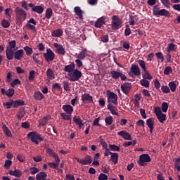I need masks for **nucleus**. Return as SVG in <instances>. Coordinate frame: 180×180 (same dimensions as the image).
<instances>
[{"label": "nucleus", "mask_w": 180, "mask_h": 180, "mask_svg": "<svg viewBox=\"0 0 180 180\" xmlns=\"http://www.w3.org/2000/svg\"><path fill=\"white\" fill-rule=\"evenodd\" d=\"M15 18L18 23H23L27 18V14L25 10L22 9L20 7H16L15 9Z\"/></svg>", "instance_id": "1"}, {"label": "nucleus", "mask_w": 180, "mask_h": 180, "mask_svg": "<svg viewBox=\"0 0 180 180\" xmlns=\"http://www.w3.org/2000/svg\"><path fill=\"white\" fill-rule=\"evenodd\" d=\"M27 139H30L32 143L34 144H39V141H43L44 138L43 135L36 132V131H31L29 132L27 135Z\"/></svg>", "instance_id": "2"}, {"label": "nucleus", "mask_w": 180, "mask_h": 180, "mask_svg": "<svg viewBox=\"0 0 180 180\" xmlns=\"http://www.w3.org/2000/svg\"><path fill=\"white\" fill-rule=\"evenodd\" d=\"M153 16H165V18H169L171 14L169 11L165 9H160V6L158 5L154 6L153 8Z\"/></svg>", "instance_id": "3"}, {"label": "nucleus", "mask_w": 180, "mask_h": 180, "mask_svg": "<svg viewBox=\"0 0 180 180\" xmlns=\"http://www.w3.org/2000/svg\"><path fill=\"white\" fill-rule=\"evenodd\" d=\"M69 81L71 82H75V81H79L82 77V72L78 69H75L71 73L68 75Z\"/></svg>", "instance_id": "4"}, {"label": "nucleus", "mask_w": 180, "mask_h": 180, "mask_svg": "<svg viewBox=\"0 0 180 180\" xmlns=\"http://www.w3.org/2000/svg\"><path fill=\"white\" fill-rule=\"evenodd\" d=\"M122 23L123 22L117 15H113L112 17V25L111 27L112 30H119L120 29V26H122Z\"/></svg>", "instance_id": "5"}, {"label": "nucleus", "mask_w": 180, "mask_h": 180, "mask_svg": "<svg viewBox=\"0 0 180 180\" xmlns=\"http://www.w3.org/2000/svg\"><path fill=\"white\" fill-rule=\"evenodd\" d=\"M8 46L6 47V56L8 57L12 56L13 54V49L14 50H18V47H16V41L12 40L10 42H8Z\"/></svg>", "instance_id": "6"}, {"label": "nucleus", "mask_w": 180, "mask_h": 180, "mask_svg": "<svg viewBox=\"0 0 180 180\" xmlns=\"http://www.w3.org/2000/svg\"><path fill=\"white\" fill-rule=\"evenodd\" d=\"M146 162H151V158L148 154H143L139 157V160L138 162L140 167H146Z\"/></svg>", "instance_id": "7"}, {"label": "nucleus", "mask_w": 180, "mask_h": 180, "mask_svg": "<svg viewBox=\"0 0 180 180\" xmlns=\"http://www.w3.org/2000/svg\"><path fill=\"white\" fill-rule=\"evenodd\" d=\"M75 160L82 165H89L92 164V157L89 155H86L84 159H79V158H75Z\"/></svg>", "instance_id": "8"}, {"label": "nucleus", "mask_w": 180, "mask_h": 180, "mask_svg": "<svg viewBox=\"0 0 180 180\" xmlns=\"http://www.w3.org/2000/svg\"><path fill=\"white\" fill-rule=\"evenodd\" d=\"M56 57V54L51 49H46V53H44V58L46 60V63H51L54 58Z\"/></svg>", "instance_id": "9"}, {"label": "nucleus", "mask_w": 180, "mask_h": 180, "mask_svg": "<svg viewBox=\"0 0 180 180\" xmlns=\"http://www.w3.org/2000/svg\"><path fill=\"white\" fill-rule=\"evenodd\" d=\"M23 54H25V51L23 49H20L17 51H13L12 56H6L7 60H13V58H15V60H20L22 57H23Z\"/></svg>", "instance_id": "10"}, {"label": "nucleus", "mask_w": 180, "mask_h": 180, "mask_svg": "<svg viewBox=\"0 0 180 180\" xmlns=\"http://www.w3.org/2000/svg\"><path fill=\"white\" fill-rule=\"evenodd\" d=\"M110 75L113 79H119V78H121L122 81H126L127 79V77L124 74H122V72L112 70L110 72Z\"/></svg>", "instance_id": "11"}, {"label": "nucleus", "mask_w": 180, "mask_h": 180, "mask_svg": "<svg viewBox=\"0 0 180 180\" xmlns=\"http://www.w3.org/2000/svg\"><path fill=\"white\" fill-rule=\"evenodd\" d=\"M107 102L108 103H113L114 105H117V94L110 91L107 94Z\"/></svg>", "instance_id": "12"}, {"label": "nucleus", "mask_w": 180, "mask_h": 180, "mask_svg": "<svg viewBox=\"0 0 180 180\" xmlns=\"http://www.w3.org/2000/svg\"><path fill=\"white\" fill-rule=\"evenodd\" d=\"M121 89L125 95H129L130 91H131V83L126 82L121 85Z\"/></svg>", "instance_id": "13"}, {"label": "nucleus", "mask_w": 180, "mask_h": 180, "mask_svg": "<svg viewBox=\"0 0 180 180\" xmlns=\"http://www.w3.org/2000/svg\"><path fill=\"white\" fill-rule=\"evenodd\" d=\"M82 101L83 103H93L94 98L89 94H84L82 96Z\"/></svg>", "instance_id": "14"}, {"label": "nucleus", "mask_w": 180, "mask_h": 180, "mask_svg": "<svg viewBox=\"0 0 180 180\" xmlns=\"http://www.w3.org/2000/svg\"><path fill=\"white\" fill-rule=\"evenodd\" d=\"M36 25H37V22L34 18H31L28 20V23L26 24L25 27H29L32 32H36Z\"/></svg>", "instance_id": "15"}, {"label": "nucleus", "mask_w": 180, "mask_h": 180, "mask_svg": "<svg viewBox=\"0 0 180 180\" xmlns=\"http://www.w3.org/2000/svg\"><path fill=\"white\" fill-rule=\"evenodd\" d=\"M130 71L131 74H134V75H135V77H139L141 75V70L137 65H131Z\"/></svg>", "instance_id": "16"}, {"label": "nucleus", "mask_w": 180, "mask_h": 180, "mask_svg": "<svg viewBox=\"0 0 180 180\" xmlns=\"http://www.w3.org/2000/svg\"><path fill=\"white\" fill-rule=\"evenodd\" d=\"M53 47L56 49V51L58 54H60V56L65 55V49H64L63 45H60L58 43H54Z\"/></svg>", "instance_id": "17"}, {"label": "nucleus", "mask_w": 180, "mask_h": 180, "mask_svg": "<svg viewBox=\"0 0 180 180\" xmlns=\"http://www.w3.org/2000/svg\"><path fill=\"white\" fill-rule=\"evenodd\" d=\"M75 70V63L72 62L69 65L65 66L63 71H65V72H68L69 74H71Z\"/></svg>", "instance_id": "18"}, {"label": "nucleus", "mask_w": 180, "mask_h": 180, "mask_svg": "<svg viewBox=\"0 0 180 180\" xmlns=\"http://www.w3.org/2000/svg\"><path fill=\"white\" fill-rule=\"evenodd\" d=\"M117 134L123 138L124 140H131V135L126 131H120Z\"/></svg>", "instance_id": "19"}, {"label": "nucleus", "mask_w": 180, "mask_h": 180, "mask_svg": "<svg viewBox=\"0 0 180 180\" xmlns=\"http://www.w3.org/2000/svg\"><path fill=\"white\" fill-rule=\"evenodd\" d=\"M32 58L35 63H37L39 65H43V62H41V58H43V57L40 56V53H34Z\"/></svg>", "instance_id": "20"}, {"label": "nucleus", "mask_w": 180, "mask_h": 180, "mask_svg": "<svg viewBox=\"0 0 180 180\" xmlns=\"http://www.w3.org/2000/svg\"><path fill=\"white\" fill-rule=\"evenodd\" d=\"M146 124L148 127L150 129V134H153V131L154 130V118L151 117L146 120Z\"/></svg>", "instance_id": "21"}, {"label": "nucleus", "mask_w": 180, "mask_h": 180, "mask_svg": "<svg viewBox=\"0 0 180 180\" xmlns=\"http://www.w3.org/2000/svg\"><path fill=\"white\" fill-rule=\"evenodd\" d=\"M73 122L75 123L77 126H78L79 129H81L84 127V121L81 120V117L79 116H75L73 117Z\"/></svg>", "instance_id": "22"}, {"label": "nucleus", "mask_w": 180, "mask_h": 180, "mask_svg": "<svg viewBox=\"0 0 180 180\" xmlns=\"http://www.w3.org/2000/svg\"><path fill=\"white\" fill-rule=\"evenodd\" d=\"M62 109L68 115H72L74 112V108L70 104L63 105Z\"/></svg>", "instance_id": "23"}, {"label": "nucleus", "mask_w": 180, "mask_h": 180, "mask_svg": "<svg viewBox=\"0 0 180 180\" xmlns=\"http://www.w3.org/2000/svg\"><path fill=\"white\" fill-rule=\"evenodd\" d=\"M103 25H105V17L102 16L96 21L95 27L101 29Z\"/></svg>", "instance_id": "24"}, {"label": "nucleus", "mask_w": 180, "mask_h": 180, "mask_svg": "<svg viewBox=\"0 0 180 180\" xmlns=\"http://www.w3.org/2000/svg\"><path fill=\"white\" fill-rule=\"evenodd\" d=\"M74 12L76 13V15L81 20L84 19V15H82V10H81V7L76 6L74 8Z\"/></svg>", "instance_id": "25"}, {"label": "nucleus", "mask_w": 180, "mask_h": 180, "mask_svg": "<svg viewBox=\"0 0 180 180\" xmlns=\"http://www.w3.org/2000/svg\"><path fill=\"white\" fill-rule=\"evenodd\" d=\"M8 174L13 176H16V178H20L21 175H22V172L19 169L10 170Z\"/></svg>", "instance_id": "26"}, {"label": "nucleus", "mask_w": 180, "mask_h": 180, "mask_svg": "<svg viewBox=\"0 0 180 180\" xmlns=\"http://www.w3.org/2000/svg\"><path fill=\"white\" fill-rule=\"evenodd\" d=\"M107 109H108V110H110V113H112V115H115V116H119V113L117 112H116V107H115L113 105H112V103H109L107 105Z\"/></svg>", "instance_id": "27"}, {"label": "nucleus", "mask_w": 180, "mask_h": 180, "mask_svg": "<svg viewBox=\"0 0 180 180\" xmlns=\"http://www.w3.org/2000/svg\"><path fill=\"white\" fill-rule=\"evenodd\" d=\"M107 109H108V110H110V113H112V115H115V116H119V113L117 112H116V107H115L113 105H112V103H109L107 105Z\"/></svg>", "instance_id": "28"}, {"label": "nucleus", "mask_w": 180, "mask_h": 180, "mask_svg": "<svg viewBox=\"0 0 180 180\" xmlns=\"http://www.w3.org/2000/svg\"><path fill=\"white\" fill-rule=\"evenodd\" d=\"M51 119V116L46 115V117H44L43 119H41L39 120V123L40 126H46L47 124V122Z\"/></svg>", "instance_id": "29"}, {"label": "nucleus", "mask_w": 180, "mask_h": 180, "mask_svg": "<svg viewBox=\"0 0 180 180\" xmlns=\"http://www.w3.org/2000/svg\"><path fill=\"white\" fill-rule=\"evenodd\" d=\"M63 30L58 29L51 32V36L53 37H61L63 36Z\"/></svg>", "instance_id": "30"}, {"label": "nucleus", "mask_w": 180, "mask_h": 180, "mask_svg": "<svg viewBox=\"0 0 180 180\" xmlns=\"http://www.w3.org/2000/svg\"><path fill=\"white\" fill-rule=\"evenodd\" d=\"M46 178H47V173L44 172H41L36 175L37 180H43Z\"/></svg>", "instance_id": "31"}, {"label": "nucleus", "mask_w": 180, "mask_h": 180, "mask_svg": "<svg viewBox=\"0 0 180 180\" xmlns=\"http://www.w3.org/2000/svg\"><path fill=\"white\" fill-rule=\"evenodd\" d=\"M3 132L7 137H12V132H11V130L8 127H6L5 124L2 127Z\"/></svg>", "instance_id": "32"}, {"label": "nucleus", "mask_w": 180, "mask_h": 180, "mask_svg": "<svg viewBox=\"0 0 180 180\" xmlns=\"http://www.w3.org/2000/svg\"><path fill=\"white\" fill-rule=\"evenodd\" d=\"M26 115V110H25L24 108H22L19 110L18 114H17V118L18 120H21L22 117H23Z\"/></svg>", "instance_id": "33"}, {"label": "nucleus", "mask_w": 180, "mask_h": 180, "mask_svg": "<svg viewBox=\"0 0 180 180\" xmlns=\"http://www.w3.org/2000/svg\"><path fill=\"white\" fill-rule=\"evenodd\" d=\"M119 160V154L117 153H111V159L110 161L114 162L115 165L117 164Z\"/></svg>", "instance_id": "34"}, {"label": "nucleus", "mask_w": 180, "mask_h": 180, "mask_svg": "<svg viewBox=\"0 0 180 180\" xmlns=\"http://www.w3.org/2000/svg\"><path fill=\"white\" fill-rule=\"evenodd\" d=\"M85 57H86V49H84L77 55V58L79 60H84L85 58Z\"/></svg>", "instance_id": "35"}, {"label": "nucleus", "mask_w": 180, "mask_h": 180, "mask_svg": "<svg viewBox=\"0 0 180 180\" xmlns=\"http://www.w3.org/2000/svg\"><path fill=\"white\" fill-rule=\"evenodd\" d=\"M19 106H25V101L23 100L13 101V108H19Z\"/></svg>", "instance_id": "36"}, {"label": "nucleus", "mask_w": 180, "mask_h": 180, "mask_svg": "<svg viewBox=\"0 0 180 180\" xmlns=\"http://www.w3.org/2000/svg\"><path fill=\"white\" fill-rule=\"evenodd\" d=\"M33 12H36L37 13L41 14L44 11V8L41 6H36L33 8Z\"/></svg>", "instance_id": "37"}, {"label": "nucleus", "mask_w": 180, "mask_h": 180, "mask_svg": "<svg viewBox=\"0 0 180 180\" xmlns=\"http://www.w3.org/2000/svg\"><path fill=\"white\" fill-rule=\"evenodd\" d=\"M3 106H6V109L13 108V99H10L8 101L3 103Z\"/></svg>", "instance_id": "38"}, {"label": "nucleus", "mask_w": 180, "mask_h": 180, "mask_svg": "<svg viewBox=\"0 0 180 180\" xmlns=\"http://www.w3.org/2000/svg\"><path fill=\"white\" fill-rule=\"evenodd\" d=\"M51 16H53V9H51V8H46L45 18L46 19H51Z\"/></svg>", "instance_id": "39"}, {"label": "nucleus", "mask_w": 180, "mask_h": 180, "mask_svg": "<svg viewBox=\"0 0 180 180\" xmlns=\"http://www.w3.org/2000/svg\"><path fill=\"white\" fill-rule=\"evenodd\" d=\"M34 97L37 101H41L42 99L44 98V96L40 91H37V92L34 93Z\"/></svg>", "instance_id": "40"}, {"label": "nucleus", "mask_w": 180, "mask_h": 180, "mask_svg": "<svg viewBox=\"0 0 180 180\" xmlns=\"http://www.w3.org/2000/svg\"><path fill=\"white\" fill-rule=\"evenodd\" d=\"M169 87L170 88V91H172V92H175V91H176V82H169Z\"/></svg>", "instance_id": "41"}, {"label": "nucleus", "mask_w": 180, "mask_h": 180, "mask_svg": "<svg viewBox=\"0 0 180 180\" xmlns=\"http://www.w3.org/2000/svg\"><path fill=\"white\" fill-rule=\"evenodd\" d=\"M24 50L26 53V56H30L31 54H33V49H32L30 46H25L24 47Z\"/></svg>", "instance_id": "42"}, {"label": "nucleus", "mask_w": 180, "mask_h": 180, "mask_svg": "<svg viewBox=\"0 0 180 180\" xmlns=\"http://www.w3.org/2000/svg\"><path fill=\"white\" fill-rule=\"evenodd\" d=\"M157 117L160 123H164L167 120V115L164 113L158 115Z\"/></svg>", "instance_id": "43"}, {"label": "nucleus", "mask_w": 180, "mask_h": 180, "mask_svg": "<svg viewBox=\"0 0 180 180\" xmlns=\"http://www.w3.org/2000/svg\"><path fill=\"white\" fill-rule=\"evenodd\" d=\"M143 78L144 79H149L151 80L153 79V76L150 75V72H148V70H143Z\"/></svg>", "instance_id": "44"}, {"label": "nucleus", "mask_w": 180, "mask_h": 180, "mask_svg": "<svg viewBox=\"0 0 180 180\" xmlns=\"http://www.w3.org/2000/svg\"><path fill=\"white\" fill-rule=\"evenodd\" d=\"M46 75L48 78H51L52 79H54V78H56V76L54 75V72H53L52 70L50 68L47 69Z\"/></svg>", "instance_id": "45"}, {"label": "nucleus", "mask_w": 180, "mask_h": 180, "mask_svg": "<svg viewBox=\"0 0 180 180\" xmlns=\"http://www.w3.org/2000/svg\"><path fill=\"white\" fill-rule=\"evenodd\" d=\"M6 95L8 98H12V96L15 95V89H8L7 91H6Z\"/></svg>", "instance_id": "46"}, {"label": "nucleus", "mask_w": 180, "mask_h": 180, "mask_svg": "<svg viewBox=\"0 0 180 180\" xmlns=\"http://www.w3.org/2000/svg\"><path fill=\"white\" fill-rule=\"evenodd\" d=\"M140 82L142 86H145V88H150V82H148V80L142 79Z\"/></svg>", "instance_id": "47"}, {"label": "nucleus", "mask_w": 180, "mask_h": 180, "mask_svg": "<svg viewBox=\"0 0 180 180\" xmlns=\"http://www.w3.org/2000/svg\"><path fill=\"white\" fill-rule=\"evenodd\" d=\"M35 74H36V71L34 70L30 71L28 79L29 81H30V82H32V81H34V78L36 77V76L34 75Z\"/></svg>", "instance_id": "48"}, {"label": "nucleus", "mask_w": 180, "mask_h": 180, "mask_svg": "<svg viewBox=\"0 0 180 180\" xmlns=\"http://www.w3.org/2000/svg\"><path fill=\"white\" fill-rule=\"evenodd\" d=\"M1 25H2L3 27H4V29H8V27H9V26H11V23L9 22V21H8V20H5V19H3L1 20Z\"/></svg>", "instance_id": "49"}, {"label": "nucleus", "mask_w": 180, "mask_h": 180, "mask_svg": "<svg viewBox=\"0 0 180 180\" xmlns=\"http://www.w3.org/2000/svg\"><path fill=\"white\" fill-rule=\"evenodd\" d=\"M165 75H169V74H172V68L170 66H167L164 70Z\"/></svg>", "instance_id": "50"}, {"label": "nucleus", "mask_w": 180, "mask_h": 180, "mask_svg": "<svg viewBox=\"0 0 180 180\" xmlns=\"http://www.w3.org/2000/svg\"><path fill=\"white\" fill-rule=\"evenodd\" d=\"M105 122L106 124H108V126H110V124L113 123V117L112 116L106 117L105 119Z\"/></svg>", "instance_id": "51"}, {"label": "nucleus", "mask_w": 180, "mask_h": 180, "mask_svg": "<svg viewBox=\"0 0 180 180\" xmlns=\"http://www.w3.org/2000/svg\"><path fill=\"white\" fill-rule=\"evenodd\" d=\"M138 64H139V66L143 70V71H146L147 68H146V62L143 60H139Z\"/></svg>", "instance_id": "52"}, {"label": "nucleus", "mask_w": 180, "mask_h": 180, "mask_svg": "<svg viewBox=\"0 0 180 180\" xmlns=\"http://www.w3.org/2000/svg\"><path fill=\"white\" fill-rule=\"evenodd\" d=\"M155 56L158 60H160V63H164V55L162 52H157Z\"/></svg>", "instance_id": "53"}, {"label": "nucleus", "mask_w": 180, "mask_h": 180, "mask_svg": "<svg viewBox=\"0 0 180 180\" xmlns=\"http://www.w3.org/2000/svg\"><path fill=\"white\" fill-rule=\"evenodd\" d=\"M124 34L125 36H130V34H131V30L130 29V26L129 25L125 26Z\"/></svg>", "instance_id": "54"}, {"label": "nucleus", "mask_w": 180, "mask_h": 180, "mask_svg": "<svg viewBox=\"0 0 180 180\" xmlns=\"http://www.w3.org/2000/svg\"><path fill=\"white\" fill-rule=\"evenodd\" d=\"M109 148L111 150V151H120V147L113 144V145H109Z\"/></svg>", "instance_id": "55"}, {"label": "nucleus", "mask_w": 180, "mask_h": 180, "mask_svg": "<svg viewBox=\"0 0 180 180\" xmlns=\"http://www.w3.org/2000/svg\"><path fill=\"white\" fill-rule=\"evenodd\" d=\"M168 110V103L163 102L162 103V111L164 112V113H167Z\"/></svg>", "instance_id": "56"}, {"label": "nucleus", "mask_w": 180, "mask_h": 180, "mask_svg": "<svg viewBox=\"0 0 180 180\" xmlns=\"http://www.w3.org/2000/svg\"><path fill=\"white\" fill-rule=\"evenodd\" d=\"M11 165H12V160H6L5 161L4 167V168H6V169H9V168H11Z\"/></svg>", "instance_id": "57"}, {"label": "nucleus", "mask_w": 180, "mask_h": 180, "mask_svg": "<svg viewBox=\"0 0 180 180\" xmlns=\"http://www.w3.org/2000/svg\"><path fill=\"white\" fill-rule=\"evenodd\" d=\"M60 116L63 120H71V114L67 115L65 113H60Z\"/></svg>", "instance_id": "58"}, {"label": "nucleus", "mask_w": 180, "mask_h": 180, "mask_svg": "<svg viewBox=\"0 0 180 180\" xmlns=\"http://www.w3.org/2000/svg\"><path fill=\"white\" fill-rule=\"evenodd\" d=\"M20 80H19V79H15L11 83V86H12V88H15V85H20Z\"/></svg>", "instance_id": "59"}, {"label": "nucleus", "mask_w": 180, "mask_h": 180, "mask_svg": "<svg viewBox=\"0 0 180 180\" xmlns=\"http://www.w3.org/2000/svg\"><path fill=\"white\" fill-rule=\"evenodd\" d=\"M167 49L168 53H171V51H174V50H175V44H169Z\"/></svg>", "instance_id": "60"}, {"label": "nucleus", "mask_w": 180, "mask_h": 180, "mask_svg": "<svg viewBox=\"0 0 180 180\" xmlns=\"http://www.w3.org/2000/svg\"><path fill=\"white\" fill-rule=\"evenodd\" d=\"M46 153L51 157H57V154H56L54 151L50 148L46 149Z\"/></svg>", "instance_id": "61"}, {"label": "nucleus", "mask_w": 180, "mask_h": 180, "mask_svg": "<svg viewBox=\"0 0 180 180\" xmlns=\"http://www.w3.org/2000/svg\"><path fill=\"white\" fill-rule=\"evenodd\" d=\"M63 89L65 91H70V83H68V82L67 81H63Z\"/></svg>", "instance_id": "62"}, {"label": "nucleus", "mask_w": 180, "mask_h": 180, "mask_svg": "<svg viewBox=\"0 0 180 180\" xmlns=\"http://www.w3.org/2000/svg\"><path fill=\"white\" fill-rule=\"evenodd\" d=\"M98 180H108V175L103 173L100 174L98 176Z\"/></svg>", "instance_id": "63"}, {"label": "nucleus", "mask_w": 180, "mask_h": 180, "mask_svg": "<svg viewBox=\"0 0 180 180\" xmlns=\"http://www.w3.org/2000/svg\"><path fill=\"white\" fill-rule=\"evenodd\" d=\"M65 180H75V177L71 174H66Z\"/></svg>", "instance_id": "64"}]
</instances>
